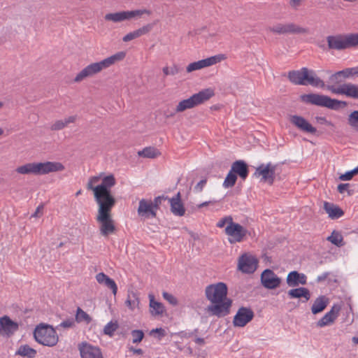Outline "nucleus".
<instances>
[{
    "instance_id": "62",
    "label": "nucleus",
    "mask_w": 358,
    "mask_h": 358,
    "mask_svg": "<svg viewBox=\"0 0 358 358\" xmlns=\"http://www.w3.org/2000/svg\"><path fill=\"white\" fill-rule=\"evenodd\" d=\"M129 350L133 352L134 354H136V355H143V350L141 349V348L136 349L134 347H131L129 348Z\"/></svg>"
},
{
    "instance_id": "21",
    "label": "nucleus",
    "mask_w": 358,
    "mask_h": 358,
    "mask_svg": "<svg viewBox=\"0 0 358 358\" xmlns=\"http://www.w3.org/2000/svg\"><path fill=\"white\" fill-rule=\"evenodd\" d=\"M326 99L327 95L315 93L304 94L300 96L301 102L321 107L325 106Z\"/></svg>"
},
{
    "instance_id": "24",
    "label": "nucleus",
    "mask_w": 358,
    "mask_h": 358,
    "mask_svg": "<svg viewBox=\"0 0 358 358\" xmlns=\"http://www.w3.org/2000/svg\"><path fill=\"white\" fill-rule=\"evenodd\" d=\"M286 281L289 287H296L299 284L304 285L307 283V277L303 273L293 271L288 273Z\"/></svg>"
},
{
    "instance_id": "56",
    "label": "nucleus",
    "mask_w": 358,
    "mask_h": 358,
    "mask_svg": "<svg viewBox=\"0 0 358 358\" xmlns=\"http://www.w3.org/2000/svg\"><path fill=\"white\" fill-rule=\"evenodd\" d=\"M315 119L317 122L320 124H324L328 126L334 127V124L331 122L328 121L325 117H316Z\"/></svg>"
},
{
    "instance_id": "18",
    "label": "nucleus",
    "mask_w": 358,
    "mask_h": 358,
    "mask_svg": "<svg viewBox=\"0 0 358 358\" xmlns=\"http://www.w3.org/2000/svg\"><path fill=\"white\" fill-rule=\"evenodd\" d=\"M289 122L298 129L303 132L315 134L317 132L315 127L312 126L303 117L293 115L289 117Z\"/></svg>"
},
{
    "instance_id": "35",
    "label": "nucleus",
    "mask_w": 358,
    "mask_h": 358,
    "mask_svg": "<svg viewBox=\"0 0 358 358\" xmlns=\"http://www.w3.org/2000/svg\"><path fill=\"white\" fill-rule=\"evenodd\" d=\"M138 155L140 157L155 159L161 155V152L158 149L154 147H146L142 150L138 152Z\"/></svg>"
},
{
    "instance_id": "23",
    "label": "nucleus",
    "mask_w": 358,
    "mask_h": 358,
    "mask_svg": "<svg viewBox=\"0 0 358 358\" xmlns=\"http://www.w3.org/2000/svg\"><path fill=\"white\" fill-rule=\"evenodd\" d=\"M169 201L171 206V212L174 215L181 217L185 215V208L181 201L180 192H178L174 197L169 199Z\"/></svg>"
},
{
    "instance_id": "9",
    "label": "nucleus",
    "mask_w": 358,
    "mask_h": 358,
    "mask_svg": "<svg viewBox=\"0 0 358 358\" xmlns=\"http://www.w3.org/2000/svg\"><path fill=\"white\" fill-rule=\"evenodd\" d=\"M327 42L329 49L343 50L358 45V34L328 36Z\"/></svg>"
},
{
    "instance_id": "29",
    "label": "nucleus",
    "mask_w": 358,
    "mask_h": 358,
    "mask_svg": "<svg viewBox=\"0 0 358 358\" xmlns=\"http://www.w3.org/2000/svg\"><path fill=\"white\" fill-rule=\"evenodd\" d=\"M148 297L150 300L149 306L150 314L152 316L162 315L165 311L163 303L156 301L155 300V296L152 294H149Z\"/></svg>"
},
{
    "instance_id": "6",
    "label": "nucleus",
    "mask_w": 358,
    "mask_h": 358,
    "mask_svg": "<svg viewBox=\"0 0 358 358\" xmlns=\"http://www.w3.org/2000/svg\"><path fill=\"white\" fill-rule=\"evenodd\" d=\"M115 204H98L96 220L100 223V233L103 236L113 234L116 229L111 217V210Z\"/></svg>"
},
{
    "instance_id": "16",
    "label": "nucleus",
    "mask_w": 358,
    "mask_h": 358,
    "mask_svg": "<svg viewBox=\"0 0 358 358\" xmlns=\"http://www.w3.org/2000/svg\"><path fill=\"white\" fill-rule=\"evenodd\" d=\"M261 282L265 288L273 289L280 286L281 279L272 270L267 268L261 274Z\"/></svg>"
},
{
    "instance_id": "58",
    "label": "nucleus",
    "mask_w": 358,
    "mask_h": 358,
    "mask_svg": "<svg viewBox=\"0 0 358 358\" xmlns=\"http://www.w3.org/2000/svg\"><path fill=\"white\" fill-rule=\"evenodd\" d=\"M350 184L348 183H341L338 185L337 189L339 193L343 194L349 187Z\"/></svg>"
},
{
    "instance_id": "49",
    "label": "nucleus",
    "mask_w": 358,
    "mask_h": 358,
    "mask_svg": "<svg viewBox=\"0 0 358 358\" xmlns=\"http://www.w3.org/2000/svg\"><path fill=\"white\" fill-rule=\"evenodd\" d=\"M75 326V320L73 317L69 318L62 322H61L58 326H57V329H59V327L64 328V329H69L72 328Z\"/></svg>"
},
{
    "instance_id": "34",
    "label": "nucleus",
    "mask_w": 358,
    "mask_h": 358,
    "mask_svg": "<svg viewBox=\"0 0 358 358\" xmlns=\"http://www.w3.org/2000/svg\"><path fill=\"white\" fill-rule=\"evenodd\" d=\"M36 353V350L26 344L19 347L18 350L15 352V355H20L27 358H34Z\"/></svg>"
},
{
    "instance_id": "4",
    "label": "nucleus",
    "mask_w": 358,
    "mask_h": 358,
    "mask_svg": "<svg viewBox=\"0 0 358 358\" xmlns=\"http://www.w3.org/2000/svg\"><path fill=\"white\" fill-rule=\"evenodd\" d=\"M64 169V166L60 162H46L27 163L18 166L15 171L20 174L45 175L51 172L62 171Z\"/></svg>"
},
{
    "instance_id": "13",
    "label": "nucleus",
    "mask_w": 358,
    "mask_h": 358,
    "mask_svg": "<svg viewBox=\"0 0 358 358\" xmlns=\"http://www.w3.org/2000/svg\"><path fill=\"white\" fill-rule=\"evenodd\" d=\"M258 260L248 254L242 255L238 259V268L244 273H253L257 269Z\"/></svg>"
},
{
    "instance_id": "7",
    "label": "nucleus",
    "mask_w": 358,
    "mask_h": 358,
    "mask_svg": "<svg viewBox=\"0 0 358 358\" xmlns=\"http://www.w3.org/2000/svg\"><path fill=\"white\" fill-rule=\"evenodd\" d=\"M215 95L213 90L207 88L193 94L189 98L180 101L176 108L173 113L167 115V117H172L176 113H181L187 109L193 108L212 98Z\"/></svg>"
},
{
    "instance_id": "1",
    "label": "nucleus",
    "mask_w": 358,
    "mask_h": 358,
    "mask_svg": "<svg viewBox=\"0 0 358 358\" xmlns=\"http://www.w3.org/2000/svg\"><path fill=\"white\" fill-rule=\"evenodd\" d=\"M205 295L211 303L206 308L210 315L222 317L229 313L232 301L227 298V286L225 283L220 282L208 285Z\"/></svg>"
},
{
    "instance_id": "64",
    "label": "nucleus",
    "mask_w": 358,
    "mask_h": 358,
    "mask_svg": "<svg viewBox=\"0 0 358 358\" xmlns=\"http://www.w3.org/2000/svg\"><path fill=\"white\" fill-rule=\"evenodd\" d=\"M215 203V201H205V202H203V203H200L199 205H198V208H203L204 206H208L210 203Z\"/></svg>"
},
{
    "instance_id": "17",
    "label": "nucleus",
    "mask_w": 358,
    "mask_h": 358,
    "mask_svg": "<svg viewBox=\"0 0 358 358\" xmlns=\"http://www.w3.org/2000/svg\"><path fill=\"white\" fill-rule=\"evenodd\" d=\"M19 329V324L13 321L8 316L0 317V335L10 337Z\"/></svg>"
},
{
    "instance_id": "26",
    "label": "nucleus",
    "mask_w": 358,
    "mask_h": 358,
    "mask_svg": "<svg viewBox=\"0 0 358 358\" xmlns=\"http://www.w3.org/2000/svg\"><path fill=\"white\" fill-rule=\"evenodd\" d=\"M324 209L332 220L338 219L344 215L343 210L340 207L328 201L324 202Z\"/></svg>"
},
{
    "instance_id": "14",
    "label": "nucleus",
    "mask_w": 358,
    "mask_h": 358,
    "mask_svg": "<svg viewBox=\"0 0 358 358\" xmlns=\"http://www.w3.org/2000/svg\"><path fill=\"white\" fill-rule=\"evenodd\" d=\"M326 88L334 94H343L348 97L358 99V85L352 83H345L338 87L327 85Z\"/></svg>"
},
{
    "instance_id": "31",
    "label": "nucleus",
    "mask_w": 358,
    "mask_h": 358,
    "mask_svg": "<svg viewBox=\"0 0 358 358\" xmlns=\"http://www.w3.org/2000/svg\"><path fill=\"white\" fill-rule=\"evenodd\" d=\"M227 58L224 54L216 55L199 61L200 69L216 64Z\"/></svg>"
},
{
    "instance_id": "39",
    "label": "nucleus",
    "mask_w": 358,
    "mask_h": 358,
    "mask_svg": "<svg viewBox=\"0 0 358 358\" xmlns=\"http://www.w3.org/2000/svg\"><path fill=\"white\" fill-rule=\"evenodd\" d=\"M327 241L331 242L332 244L336 246H342L343 244V236L341 234L336 231H334L331 236H329L327 238Z\"/></svg>"
},
{
    "instance_id": "15",
    "label": "nucleus",
    "mask_w": 358,
    "mask_h": 358,
    "mask_svg": "<svg viewBox=\"0 0 358 358\" xmlns=\"http://www.w3.org/2000/svg\"><path fill=\"white\" fill-rule=\"evenodd\" d=\"M254 312L250 308L241 307L233 320L235 327H243L254 317Z\"/></svg>"
},
{
    "instance_id": "46",
    "label": "nucleus",
    "mask_w": 358,
    "mask_h": 358,
    "mask_svg": "<svg viewBox=\"0 0 358 358\" xmlns=\"http://www.w3.org/2000/svg\"><path fill=\"white\" fill-rule=\"evenodd\" d=\"M153 28L152 24H148L134 31L137 38L148 34Z\"/></svg>"
},
{
    "instance_id": "27",
    "label": "nucleus",
    "mask_w": 358,
    "mask_h": 358,
    "mask_svg": "<svg viewBox=\"0 0 358 358\" xmlns=\"http://www.w3.org/2000/svg\"><path fill=\"white\" fill-rule=\"evenodd\" d=\"M96 280L99 284L104 285L106 287L110 289L113 294L116 295L117 292V286L113 279L109 278L104 273L101 272L96 274Z\"/></svg>"
},
{
    "instance_id": "55",
    "label": "nucleus",
    "mask_w": 358,
    "mask_h": 358,
    "mask_svg": "<svg viewBox=\"0 0 358 358\" xmlns=\"http://www.w3.org/2000/svg\"><path fill=\"white\" fill-rule=\"evenodd\" d=\"M207 182V179L204 178L200 180L194 187V191L196 192H202L203 187L206 185Z\"/></svg>"
},
{
    "instance_id": "53",
    "label": "nucleus",
    "mask_w": 358,
    "mask_h": 358,
    "mask_svg": "<svg viewBox=\"0 0 358 358\" xmlns=\"http://www.w3.org/2000/svg\"><path fill=\"white\" fill-rule=\"evenodd\" d=\"M166 199H169L168 196H164L163 195L155 197L154 201H152L153 209L156 210L161 205L162 201Z\"/></svg>"
},
{
    "instance_id": "50",
    "label": "nucleus",
    "mask_w": 358,
    "mask_h": 358,
    "mask_svg": "<svg viewBox=\"0 0 358 358\" xmlns=\"http://www.w3.org/2000/svg\"><path fill=\"white\" fill-rule=\"evenodd\" d=\"M162 296L164 299L167 301L170 304L173 306H177L178 305V299L171 294H169L166 292H163Z\"/></svg>"
},
{
    "instance_id": "44",
    "label": "nucleus",
    "mask_w": 358,
    "mask_h": 358,
    "mask_svg": "<svg viewBox=\"0 0 358 358\" xmlns=\"http://www.w3.org/2000/svg\"><path fill=\"white\" fill-rule=\"evenodd\" d=\"M338 76H340L341 79L349 78L350 76L358 75V71L355 68L345 69L342 71H337Z\"/></svg>"
},
{
    "instance_id": "52",
    "label": "nucleus",
    "mask_w": 358,
    "mask_h": 358,
    "mask_svg": "<svg viewBox=\"0 0 358 358\" xmlns=\"http://www.w3.org/2000/svg\"><path fill=\"white\" fill-rule=\"evenodd\" d=\"M232 222H233V218L231 216H226V217L222 218L217 223V227L219 228H222L224 227V225L226 224H228V225H230Z\"/></svg>"
},
{
    "instance_id": "33",
    "label": "nucleus",
    "mask_w": 358,
    "mask_h": 358,
    "mask_svg": "<svg viewBox=\"0 0 358 358\" xmlns=\"http://www.w3.org/2000/svg\"><path fill=\"white\" fill-rule=\"evenodd\" d=\"M77 119L76 115L69 116L64 120L55 121L50 127L52 131H59L65 128L69 124L73 123Z\"/></svg>"
},
{
    "instance_id": "20",
    "label": "nucleus",
    "mask_w": 358,
    "mask_h": 358,
    "mask_svg": "<svg viewBox=\"0 0 358 358\" xmlns=\"http://www.w3.org/2000/svg\"><path fill=\"white\" fill-rule=\"evenodd\" d=\"M340 310L341 306L334 304L331 310L317 322L316 326L321 328L332 324L338 317Z\"/></svg>"
},
{
    "instance_id": "5",
    "label": "nucleus",
    "mask_w": 358,
    "mask_h": 358,
    "mask_svg": "<svg viewBox=\"0 0 358 358\" xmlns=\"http://www.w3.org/2000/svg\"><path fill=\"white\" fill-rule=\"evenodd\" d=\"M116 183L113 174L102 178L101 183L96 186V202L97 204H115L116 200L111 194L110 189Z\"/></svg>"
},
{
    "instance_id": "37",
    "label": "nucleus",
    "mask_w": 358,
    "mask_h": 358,
    "mask_svg": "<svg viewBox=\"0 0 358 358\" xmlns=\"http://www.w3.org/2000/svg\"><path fill=\"white\" fill-rule=\"evenodd\" d=\"M346 106L347 103L345 101L331 99L329 96H327L324 107L332 110H338L340 108H344Z\"/></svg>"
},
{
    "instance_id": "45",
    "label": "nucleus",
    "mask_w": 358,
    "mask_h": 358,
    "mask_svg": "<svg viewBox=\"0 0 358 358\" xmlns=\"http://www.w3.org/2000/svg\"><path fill=\"white\" fill-rule=\"evenodd\" d=\"M117 328L118 324L117 322H110L104 327L103 333L106 335L112 336Z\"/></svg>"
},
{
    "instance_id": "2",
    "label": "nucleus",
    "mask_w": 358,
    "mask_h": 358,
    "mask_svg": "<svg viewBox=\"0 0 358 358\" xmlns=\"http://www.w3.org/2000/svg\"><path fill=\"white\" fill-rule=\"evenodd\" d=\"M126 56V52L121 51L108 57L99 62L92 63L80 71L74 78L75 83H80L86 78L92 77L103 69H107L115 63L122 61Z\"/></svg>"
},
{
    "instance_id": "3",
    "label": "nucleus",
    "mask_w": 358,
    "mask_h": 358,
    "mask_svg": "<svg viewBox=\"0 0 358 358\" xmlns=\"http://www.w3.org/2000/svg\"><path fill=\"white\" fill-rule=\"evenodd\" d=\"M287 78L296 85H311L314 87L325 88L324 82L317 76L314 70L303 67L300 70H292L287 73Z\"/></svg>"
},
{
    "instance_id": "41",
    "label": "nucleus",
    "mask_w": 358,
    "mask_h": 358,
    "mask_svg": "<svg viewBox=\"0 0 358 358\" xmlns=\"http://www.w3.org/2000/svg\"><path fill=\"white\" fill-rule=\"evenodd\" d=\"M102 175H103V173H101L99 176L90 177L88 180V182L87 184V189L88 190L93 191L94 197L95 201H96V189H95L96 186H94V185L96 184L101 180Z\"/></svg>"
},
{
    "instance_id": "63",
    "label": "nucleus",
    "mask_w": 358,
    "mask_h": 358,
    "mask_svg": "<svg viewBox=\"0 0 358 358\" xmlns=\"http://www.w3.org/2000/svg\"><path fill=\"white\" fill-rule=\"evenodd\" d=\"M301 0H290V5L293 7H297L300 5Z\"/></svg>"
},
{
    "instance_id": "11",
    "label": "nucleus",
    "mask_w": 358,
    "mask_h": 358,
    "mask_svg": "<svg viewBox=\"0 0 358 358\" xmlns=\"http://www.w3.org/2000/svg\"><path fill=\"white\" fill-rule=\"evenodd\" d=\"M225 234L229 236V242L235 243L241 242L248 233V231L238 223L232 222L225 228Z\"/></svg>"
},
{
    "instance_id": "48",
    "label": "nucleus",
    "mask_w": 358,
    "mask_h": 358,
    "mask_svg": "<svg viewBox=\"0 0 358 358\" xmlns=\"http://www.w3.org/2000/svg\"><path fill=\"white\" fill-rule=\"evenodd\" d=\"M269 31L276 34H285L284 24L278 23L273 27L267 29Z\"/></svg>"
},
{
    "instance_id": "12",
    "label": "nucleus",
    "mask_w": 358,
    "mask_h": 358,
    "mask_svg": "<svg viewBox=\"0 0 358 358\" xmlns=\"http://www.w3.org/2000/svg\"><path fill=\"white\" fill-rule=\"evenodd\" d=\"M276 166V165L271 163L266 165L262 164L256 168L253 176L257 178L262 176V181L268 182L271 185L274 182Z\"/></svg>"
},
{
    "instance_id": "51",
    "label": "nucleus",
    "mask_w": 358,
    "mask_h": 358,
    "mask_svg": "<svg viewBox=\"0 0 358 358\" xmlns=\"http://www.w3.org/2000/svg\"><path fill=\"white\" fill-rule=\"evenodd\" d=\"M329 83H330V85H333L334 87V85L339 84L343 82V80L340 77V76H338V72H336L334 74H331L329 78Z\"/></svg>"
},
{
    "instance_id": "40",
    "label": "nucleus",
    "mask_w": 358,
    "mask_h": 358,
    "mask_svg": "<svg viewBox=\"0 0 358 358\" xmlns=\"http://www.w3.org/2000/svg\"><path fill=\"white\" fill-rule=\"evenodd\" d=\"M76 320L78 322L85 321L87 324H89L91 322L92 318L86 312L78 307L76 310Z\"/></svg>"
},
{
    "instance_id": "60",
    "label": "nucleus",
    "mask_w": 358,
    "mask_h": 358,
    "mask_svg": "<svg viewBox=\"0 0 358 358\" xmlns=\"http://www.w3.org/2000/svg\"><path fill=\"white\" fill-rule=\"evenodd\" d=\"M152 333H157L159 334V337H164L166 334V331L164 329L162 328H156V329H152L151 331H150V334H152Z\"/></svg>"
},
{
    "instance_id": "19",
    "label": "nucleus",
    "mask_w": 358,
    "mask_h": 358,
    "mask_svg": "<svg viewBox=\"0 0 358 358\" xmlns=\"http://www.w3.org/2000/svg\"><path fill=\"white\" fill-rule=\"evenodd\" d=\"M78 349L81 358H103L99 347L83 342L79 344Z\"/></svg>"
},
{
    "instance_id": "10",
    "label": "nucleus",
    "mask_w": 358,
    "mask_h": 358,
    "mask_svg": "<svg viewBox=\"0 0 358 358\" xmlns=\"http://www.w3.org/2000/svg\"><path fill=\"white\" fill-rule=\"evenodd\" d=\"M151 12L149 10H127L117 13H108L105 15L104 18L107 21H112L114 22H120L126 20H130L131 18L139 17L143 14L150 15Z\"/></svg>"
},
{
    "instance_id": "54",
    "label": "nucleus",
    "mask_w": 358,
    "mask_h": 358,
    "mask_svg": "<svg viewBox=\"0 0 358 358\" xmlns=\"http://www.w3.org/2000/svg\"><path fill=\"white\" fill-rule=\"evenodd\" d=\"M199 69H200V67H199V61L189 64L186 68V71L187 73H191L194 71H196V70H199Z\"/></svg>"
},
{
    "instance_id": "25",
    "label": "nucleus",
    "mask_w": 358,
    "mask_h": 358,
    "mask_svg": "<svg viewBox=\"0 0 358 358\" xmlns=\"http://www.w3.org/2000/svg\"><path fill=\"white\" fill-rule=\"evenodd\" d=\"M231 170L242 180H245L249 173V167L243 160H236L232 164Z\"/></svg>"
},
{
    "instance_id": "22",
    "label": "nucleus",
    "mask_w": 358,
    "mask_h": 358,
    "mask_svg": "<svg viewBox=\"0 0 358 358\" xmlns=\"http://www.w3.org/2000/svg\"><path fill=\"white\" fill-rule=\"evenodd\" d=\"M139 217L148 218L150 216L155 217L157 215L156 211L152 208V201H148L142 199L139 201V205L137 210Z\"/></svg>"
},
{
    "instance_id": "30",
    "label": "nucleus",
    "mask_w": 358,
    "mask_h": 358,
    "mask_svg": "<svg viewBox=\"0 0 358 358\" xmlns=\"http://www.w3.org/2000/svg\"><path fill=\"white\" fill-rule=\"evenodd\" d=\"M329 303V299L324 296L321 295L318 296L314 301L312 307L311 312L313 314L316 315L322 312L328 306Z\"/></svg>"
},
{
    "instance_id": "61",
    "label": "nucleus",
    "mask_w": 358,
    "mask_h": 358,
    "mask_svg": "<svg viewBox=\"0 0 358 358\" xmlns=\"http://www.w3.org/2000/svg\"><path fill=\"white\" fill-rule=\"evenodd\" d=\"M329 275V273L325 272V273H322V275L317 276L316 281L317 282L324 281L328 278Z\"/></svg>"
},
{
    "instance_id": "38",
    "label": "nucleus",
    "mask_w": 358,
    "mask_h": 358,
    "mask_svg": "<svg viewBox=\"0 0 358 358\" xmlns=\"http://www.w3.org/2000/svg\"><path fill=\"white\" fill-rule=\"evenodd\" d=\"M236 180L237 176L231 170H230L227 175V177L225 178V180L223 182V186L225 188L232 187L236 184Z\"/></svg>"
},
{
    "instance_id": "28",
    "label": "nucleus",
    "mask_w": 358,
    "mask_h": 358,
    "mask_svg": "<svg viewBox=\"0 0 358 358\" xmlns=\"http://www.w3.org/2000/svg\"><path fill=\"white\" fill-rule=\"evenodd\" d=\"M287 294L290 299L304 298L303 302H306L310 299L309 289L303 287L289 289Z\"/></svg>"
},
{
    "instance_id": "42",
    "label": "nucleus",
    "mask_w": 358,
    "mask_h": 358,
    "mask_svg": "<svg viewBox=\"0 0 358 358\" xmlns=\"http://www.w3.org/2000/svg\"><path fill=\"white\" fill-rule=\"evenodd\" d=\"M348 123L352 128L358 131V110H354L348 115Z\"/></svg>"
},
{
    "instance_id": "32",
    "label": "nucleus",
    "mask_w": 358,
    "mask_h": 358,
    "mask_svg": "<svg viewBox=\"0 0 358 358\" xmlns=\"http://www.w3.org/2000/svg\"><path fill=\"white\" fill-rule=\"evenodd\" d=\"M285 34H308L309 30L308 28L300 27L293 22L284 24Z\"/></svg>"
},
{
    "instance_id": "57",
    "label": "nucleus",
    "mask_w": 358,
    "mask_h": 358,
    "mask_svg": "<svg viewBox=\"0 0 358 358\" xmlns=\"http://www.w3.org/2000/svg\"><path fill=\"white\" fill-rule=\"evenodd\" d=\"M135 38H137L136 36V34L134 31H131V32H129V34H126L123 38H122V41L124 42H129L131 40H134Z\"/></svg>"
},
{
    "instance_id": "43",
    "label": "nucleus",
    "mask_w": 358,
    "mask_h": 358,
    "mask_svg": "<svg viewBox=\"0 0 358 358\" xmlns=\"http://www.w3.org/2000/svg\"><path fill=\"white\" fill-rule=\"evenodd\" d=\"M164 76H174L182 71V69L179 67L176 64H173L172 66H164L162 69Z\"/></svg>"
},
{
    "instance_id": "47",
    "label": "nucleus",
    "mask_w": 358,
    "mask_h": 358,
    "mask_svg": "<svg viewBox=\"0 0 358 358\" xmlns=\"http://www.w3.org/2000/svg\"><path fill=\"white\" fill-rule=\"evenodd\" d=\"M131 334L132 336V342L134 343H140L144 338V333L142 330H132Z\"/></svg>"
},
{
    "instance_id": "8",
    "label": "nucleus",
    "mask_w": 358,
    "mask_h": 358,
    "mask_svg": "<svg viewBox=\"0 0 358 358\" xmlns=\"http://www.w3.org/2000/svg\"><path fill=\"white\" fill-rule=\"evenodd\" d=\"M34 337L36 342L45 346L53 347L59 341L55 329L50 324L41 323L34 331Z\"/></svg>"
},
{
    "instance_id": "59",
    "label": "nucleus",
    "mask_w": 358,
    "mask_h": 358,
    "mask_svg": "<svg viewBox=\"0 0 358 358\" xmlns=\"http://www.w3.org/2000/svg\"><path fill=\"white\" fill-rule=\"evenodd\" d=\"M352 176L351 175V173L349 171H347L346 173H345L344 174H341L340 176H339V179L341 180H350L352 178Z\"/></svg>"
},
{
    "instance_id": "36",
    "label": "nucleus",
    "mask_w": 358,
    "mask_h": 358,
    "mask_svg": "<svg viewBox=\"0 0 358 358\" xmlns=\"http://www.w3.org/2000/svg\"><path fill=\"white\" fill-rule=\"evenodd\" d=\"M125 304L130 310H134V308L139 304L138 294L133 291H129Z\"/></svg>"
}]
</instances>
